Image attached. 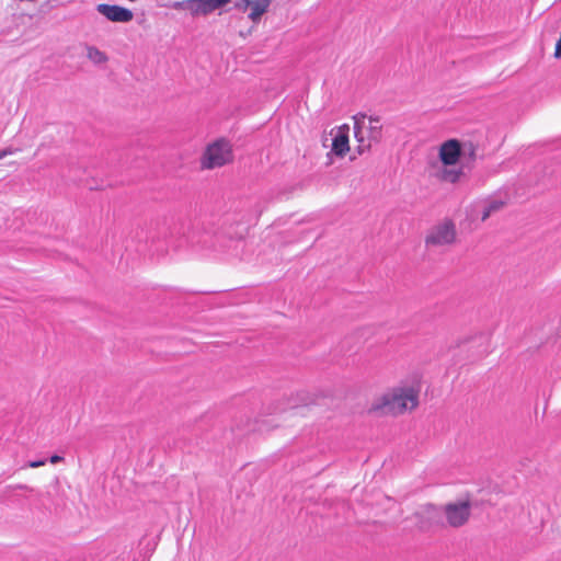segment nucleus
I'll return each instance as SVG.
<instances>
[{
	"mask_svg": "<svg viewBox=\"0 0 561 561\" xmlns=\"http://www.w3.org/2000/svg\"><path fill=\"white\" fill-rule=\"evenodd\" d=\"M421 382L416 379L402 380L374 398L369 411L379 415L399 416L419 405Z\"/></svg>",
	"mask_w": 561,
	"mask_h": 561,
	"instance_id": "obj_1",
	"label": "nucleus"
},
{
	"mask_svg": "<svg viewBox=\"0 0 561 561\" xmlns=\"http://www.w3.org/2000/svg\"><path fill=\"white\" fill-rule=\"evenodd\" d=\"M467 154L474 157V147L471 144H462L458 139L442 142L437 148L438 160L428 167L430 176L444 183H458L465 175L460 161Z\"/></svg>",
	"mask_w": 561,
	"mask_h": 561,
	"instance_id": "obj_2",
	"label": "nucleus"
},
{
	"mask_svg": "<svg viewBox=\"0 0 561 561\" xmlns=\"http://www.w3.org/2000/svg\"><path fill=\"white\" fill-rule=\"evenodd\" d=\"M354 136L358 142V152L363 153L382 138V122L379 116L356 114L354 117Z\"/></svg>",
	"mask_w": 561,
	"mask_h": 561,
	"instance_id": "obj_3",
	"label": "nucleus"
},
{
	"mask_svg": "<svg viewBox=\"0 0 561 561\" xmlns=\"http://www.w3.org/2000/svg\"><path fill=\"white\" fill-rule=\"evenodd\" d=\"M233 159L232 147L225 139H217L207 145L201 158V168L213 170L230 163Z\"/></svg>",
	"mask_w": 561,
	"mask_h": 561,
	"instance_id": "obj_4",
	"label": "nucleus"
},
{
	"mask_svg": "<svg viewBox=\"0 0 561 561\" xmlns=\"http://www.w3.org/2000/svg\"><path fill=\"white\" fill-rule=\"evenodd\" d=\"M456 239L455 225L445 220L433 227L426 236L425 242L427 245L442 247L450 244Z\"/></svg>",
	"mask_w": 561,
	"mask_h": 561,
	"instance_id": "obj_5",
	"label": "nucleus"
},
{
	"mask_svg": "<svg viewBox=\"0 0 561 561\" xmlns=\"http://www.w3.org/2000/svg\"><path fill=\"white\" fill-rule=\"evenodd\" d=\"M445 515L450 526L459 527L463 525L470 516V503L468 501L450 503L445 507Z\"/></svg>",
	"mask_w": 561,
	"mask_h": 561,
	"instance_id": "obj_6",
	"label": "nucleus"
},
{
	"mask_svg": "<svg viewBox=\"0 0 561 561\" xmlns=\"http://www.w3.org/2000/svg\"><path fill=\"white\" fill-rule=\"evenodd\" d=\"M96 10L100 14L112 22L127 23L134 18V14L129 9L119 5L101 3L96 5Z\"/></svg>",
	"mask_w": 561,
	"mask_h": 561,
	"instance_id": "obj_7",
	"label": "nucleus"
},
{
	"mask_svg": "<svg viewBox=\"0 0 561 561\" xmlns=\"http://www.w3.org/2000/svg\"><path fill=\"white\" fill-rule=\"evenodd\" d=\"M348 125H342L331 131L333 136L331 152L335 156L343 157L350 150L348 145Z\"/></svg>",
	"mask_w": 561,
	"mask_h": 561,
	"instance_id": "obj_8",
	"label": "nucleus"
},
{
	"mask_svg": "<svg viewBox=\"0 0 561 561\" xmlns=\"http://www.w3.org/2000/svg\"><path fill=\"white\" fill-rule=\"evenodd\" d=\"M229 2L230 0H191V14L207 15Z\"/></svg>",
	"mask_w": 561,
	"mask_h": 561,
	"instance_id": "obj_9",
	"label": "nucleus"
},
{
	"mask_svg": "<svg viewBox=\"0 0 561 561\" xmlns=\"http://www.w3.org/2000/svg\"><path fill=\"white\" fill-rule=\"evenodd\" d=\"M84 50H85L87 58L93 65L101 66V65H104L105 62H107V60H108L107 55L93 45H85Z\"/></svg>",
	"mask_w": 561,
	"mask_h": 561,
	"instance_id": "obj_10",
	"label": "nucleus"
},
{
	"mask_svg": "<svg viewBox=\"0 0 561 561\" xmlns=\"http://www.w3.org/2000/svg\"><path fill=\"white\" fill-rule=\"evenodd\" d=\"M270 3V0H252L249 5V8H251L249 18L253 22H257L261 19V16L267 11Z\"/></svg>",
	"mask_w": 561,
	"mask_h": 561,
	"instance_id": "obj_11",
	"label": "nucleus"
},
{
	"mask_svg": "<svg viewBox=\"0 0 561 561\" xmlns=\"http://www.w3.org/2000/svg\"><path fill=\"white\" fill-rule=\"evenodd\" d=\"M505 203H506L505 201L500 199V198H492V199L488 201L483 205L482 213H481V219L482 220L488 219L493 213L503 208Z\"/></svg>",
	"mask_w": 561,
	"mask_h": 561,
	"instance_id": "obj_12",
	"label": "nucleus"
},
{
	"mask_svg": "<svg viewBox=\"0 0 561 561\" xmlns=\"http://www.w3.org/2000/svg\"><path fill=\"white\" fill-rule=\"evenodd\" d=\"M175 10H187L191 12V0L176 1L171 4Z\"/></svg>",
	"mask_w": 561,
	"mask_h": 561,
	"instance_id": "obj_13",
	"label": "nucleus"
},
{
	"mask_svg": "<svg viewBox=\"0 0 561 561\" xmlns=\"http://www.w3.org/2000/svg\"><path fill=\"white\" fill-rule=\"evenodd\" d=\"M45 463H46V460H44V459L43 460H34L28 463V467L38 468V467L44 466Z\"/></svg>",
	"mask_w": 561,
	"mask_h": 561,
	"instance_id": "obj_14",
	"label": "nucleus"
},
{
	"mask_svg": "<svg viewBox=\"0 0 561 561\" xmlns=\"http://www.w3.org/2000/svg\"><path fill=\"white\" fill-rule=\"evenodd\" d=\"M252 0H242V3H238L237 7L243 11H245L250 3H251Z\"/></svg>",
	"mask_w": 561,
	"mask_h": 561,
	"instance_id": "obj_15",
	"label": "nucleus"
},
{
	"mask_svg": "<svg viewBox=\"0 0 561 561\" xmlns=\"http://www.w3.org/2000/svg\"><path fill=\"white\" fill-rule=\"evenodd\" d=\"M62 460H64V458L61 456H58V455H54V456H51L49 458V462L53 463V465H55L57 462H60Z\"/></svg>",
	"mask_w": 561,
	"mask_h": 561,
	"instance_id": "obj_16",
	"label": "nucleus"
},
{
	"mask_svg": "<svg viewBox=\"0 0 561 561\" xmlns=\"http://www.w3.org/2000/svg\"><path fill=\"white\" fill-rule=\"evenodd\" d=\"M428 515H433L436 508L433 505H426L423 508Z\"/></svg>",
	"mask_w": 561,
	"mask_h": 561,
	"instance_id": "obj_17",
	"label": "nucleus"
},
{
	"mask_svg": "<svg viewBox=\"0 0 561 561\" xmlns=\"http://www.w3.org/2000/svg\"><path fill=\"white\" fill-rule=\"evenodd\" d=\"M14 151L11 150V149H4V150H0V159L7 157L8 154H12Z\"/></svg>",
	"mask_w": 561,
	"mask_h": 561,
	"instance_id": "obj_18",
	"label": "nucleus"
}]
</instances>
